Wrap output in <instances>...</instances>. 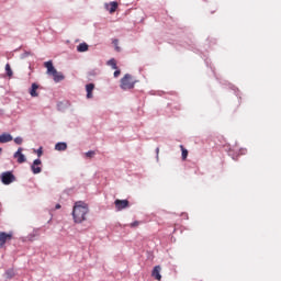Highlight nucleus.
I'll list each match as a JSON object with an SVG mask.
<instances>
[{"label": "nucleus", "mask_w": 281, "mask_h": 281, "mask_svg": "<svg viewBox=\"0 0 281 281\" xmlns=\"http://www.w3.org/2000/svg\"><path fill=\"white\" fill-rule=\"evenodd\" d=\"M8 240H12V233H5L1 232L0 233V247H3Z\"/></svg>", "instance_id": "nucleus-6"}, {"label": "nucleus", "mask_w": 281, "mask_h": 281, "mask_svg": "<svg viewBox=\"0 0 281 281\" xmlns=\"http://www.w3.org/2000/svg\"><path fill=\"white\" fill-rule=\"evenodd\" d=\"M114 205L117 212H121V210H126L128 206V200H115Z\"/></svg>", "instance_id": "nucleus-7"}, {"label": "nucleus", "mask_w": 281, "mask_h": 281, "mask_svg": "<svg viewBox=\"0 0 281 281\" xmlns=\"http://www.w3.org/2000/svg\"><path fill=\"white\" fill-rule=\"evenodd\" d=\"M180 148L182 150V160L186 161L188 159V149L183 148V145Z\"/></svg>", "instance_id": "nucleus-18"}, {"label": "nucleus", "mask_w": 281, "mask_h": 281, "mask_svg": "<svg viewBox=\"0 0 281 281\" xmlns=\"http://www.w3.org/2000/svg\"><path fill=\"white\" fill-rule=\"evenodd\" d=\"M112 43H113V45H114L116 52H121V50H122V49L120 48V46H119L120 41L113 40Z\"/></svg>", "instance_id": "nucleus-22"}, {"label": "nucleus", "mask_w": 281, "mask_h": 281, "mask_svg": "<svg viewBox=\"0 0 281 281\" xmlns=\"http://www.w3.org/2000/svg\"><path fill=\"white\" fill-rule=\"evenodd\" d=\"M3 153V148L0 147V155Z\"/></svg>", "instance_id": "nucleus-31"}, {"label": "nucleus", "mask_w": 281, "mask_h": 281, "mask_svg": "<svg viewBox=\"0 0 281 281\" xmlns=\"http://www.w3.org/2000/svg\"><path fill=\"white\" fill-rule=\"evenodd\" d=\"M93 89H95V85L93 83L86 85V91H87L86 98L88 100H91V98H93Z\"/></svg>", "instance_id": "nucleus-11"}, {"label": "nucleus", "mask_w": 281, "mask_h": 281, "mask_svg": "<svg viewBox=\"0 0 281 281\" xmlns=\"http://www.w3.org/2000/svg\"><path fill=\"white\" fill-rule=\"evenodd\" d=\"M121 71L120 70H115L114 71V78H117L120 76Z\"/></svg>", "instance_id": "nucleus-28"}, {"label": "nucleus", "mask_w": 281, "mask_h": 281, "mask_svg": "<svg viewBox=\"0 0 281 281\" xmlns=\"http://www.w3.org/2000/svg\"><path fill=\"white\" fill-rule=\"evenodd\" d=\"M85 155L88 159H93L95 157V151L94 150H89Z\"/></svg>", "instance_id": "nucleus-20"}, {"label": "nucleus", "mask_w": 281, "mask_h": 281, "mask_svg": "<svg viewBox=\"0 0 281 281\" xmlns=\"http://www.w3.org/2000/svg\"><path fill=\"white\" fill-rule=\"evenodd\" d=\"M121 89L123 91H128L131 89H135V81L133 80V76H131L130 74H126L121 79Z\"/></svg>", "instance_id": "nucleus-2"}, {"label": "nucleus", "mask_w": 281, "mask_h": 281, "mask_svg": "<svg viewBox=\"0 0 281 281\" xmlns=\"http://www.w3.org/2000/svg\"><path fill=\"white\" fill-rule=\"evenodd\" d=\"M151 276L155 280H161V266H156L151 271Z\"/></svg>", "instance_id": "nucleus-12"}, {"label": "nucleus", "mask_w": 281, "mask_h": 281, "mask_svg": "<svg viewBox=\"0 0 281 281\" xmlns=\"http://www.w3.org/2000/svg\"><path fill=\"white\" fill-rule=\"evenodd\" d=\"M14 143L18 144V146H21V144H23V137L21 136L15 137Z\"/></svg>", "instance_id": "nucleus-23"}, {"label": "nucleus", "mask_w": 281, "mask_h": 281, "mask_svg": "<svg viewBox=\"0 0 281 281\" xmlns=\"http://www.w3.org/2000/svg\"><path fill=\"white\" fill-rule=\"evenodd\" d=\"M42 161L41 159H35L31 166V170L33 172V175H41V172H43V169L41 167H37V166H41Z\"/></svg>", "instance_id": "nucleus-5"}, {"label": "nucleus", "mask_w": 281, "mask_h": 281, "mask_svg": "<svg viewBox=\"0 0 281 281\" xmlns=\"http://www.w3.org/2000/svg\"><path fill=\"white\" fill-rule=\"evenodd\" d=\"M108 65H110V67H112V69H117V64L115 63V60L113 58L108 61Z\"/></svg>", "instance_id": "nucleus-21"}, {"label": "nucleus", "mask_w": 281, "mask_h": 281, "mask_svg": "<svg viewBox=\"0 0 281 281\" xmlns=\"http://www.w3.org/2000/svg\"><path fill=\"white\" fill-rule=\"evenodd\" d=\"M139 225V222H133L132 224H131V227H137Z\"/></svg>", "instance_id": "nucleus-27"}, {"label": "nucleus", "mask_w": 281, "mask_h": 281, "mask_svg": "<svg viewBox=\"0 0 281 281\" xmlns=\"http://www.w3.org/2000/svg\"><path fill=\"white\" fill-rule=\"evenodd\" d=\"M1 182L3 186H10L11 183H14L16 181V177L12 171H4L0 175Z\"/></svg>", "instance_id": "nucleus-3"}, {"label": "nucleus", "mask_w": 281, "mask_h": 281, "mask_svg": "<svg viewBox=\"0 0 281 281\" xmlns=\"http://www.w3.org/2000/svg\"><path fill=\"white\" fill-rule=\"evenodd\" d=\"M36 236H38V234H36V233H31V234L29 235V240H34V238H36Z\"/></svg>", "instance_id": "nucleus-25"}, {"label": "nucleus", "mask_w": 281, "mask_h": 281, "mask_svg": "<svg viewBox=\"0 0 281 281\" xmlns=\"http://www.w3.org/2000/svg\"><path fill=\"white\" fill-rule=\"evenodd\" d=\"M55 150H58L59 153H63L67 150V143L66 142H59L55 145Z\"/></svg>", "instance_id": "nucleus-13"}, {"label": "nucleus", "mask_w": 281, "mask_h": 281, "mask_svg": "<svg viewBox=\"0 0 281 281\" xmlns=\"http://www.w3.org/2000/svg\"><path fill=\"white\" fill-rule=\"evenodd\" d=\"M24 56H30V53L25 52V53H24Z\"/></svg>", "instance_id": "nucleus-30"}, {"label": "nucleus", "mask_w": 281, "mask_h": 281, "mask_svg": "<svg viewBox=\"0 0 281 281\" xmlns=\"http://www.w3.org/2000/svg\"><path fill=\"white\" fill-rule=\"evenodd\" d=\"M55 209H56V210H60V204H56V205H55Z\"/></svg>", "instance_id": "nucleus-29"}, {"label": "nucleus", "mask_w": 281, "mask_h": 281, "mask_svg": "<svg viewBox=\"0 0 281 281\" xmlns=\"http://www.w3.org/2000/svg\"><path fill=\"white\" fill-rule=\"evenodd\" d=\"M156 161H159V147L156 148Z\"/></svg>", "instance_id": "nucleus-26"}, {"label": "nucleus", "mask_w": 281, "mask_h": 281, "mask_svg": "<svg viewBox=\"0 0 281 281\" xmlns=\"http://www.w3.org/2000/svg\"><path fill=\"white\" fill-rule=\"evenodd\" d=\"M37 89H38V85L37 83H32L31 90H30V95L32 98H38V92H36Z\"/></svg>", "instance_id": "nucleus-15"}, {"label": "nucleus", "mask_w": 281, "mask_h": 281, "mask_svg": "<svg viewBox=\"0 0 281 281\" xmlns=\"http://www.w3.org/2000/svg\"><path fill=\"white\" fill-rule=\"evenodd\" d=\"M36 155H37V157H43V147H40V148L36 150Z\"/></svg>", "instance_id": "nucleus-24"}, {"label": "nucleus", "mask_w": 281, "mask_h": 281, "mask_svg": "<svg viewBox=\"0 0 281 281\" xmlns=\"http://www.w3.org/2000/svg\"><path fill=\"white\" fill-rule=\"evenodd\" d=\"M14 138L11 136L10 133H2L0 135V144H8L12 142Z\"/></svg>", "instance_id": "nucleus-10"}, {"label": "nucleus", "mask_w": 281, "mask_h": 281, "mask_svg": "<svg viewBox=\"0 0 281 281\" xmlns=\"http://www.w3.org/2000/svg\"><path fill=\"white\" fill-rule=\"evenodd\" d=\"M14 159H18V164H25V161L27 160L25 158V155L23 154V148H19L14 155H13Z\"/></svg>", "instance_id": "nucleus-4"}, {"label": "nucleus", "mask_w": 281, "mask_h": 281, "mask_svg": "<svg viewBox=\"0 0 281 281\" xmlns=\"http://www.w3.org/2000/svg\"><path fill=\"white\" fill-rule=\"evenodd\" d=\"M54 82H61V80H65V75L63 72L56 71V74L52 75Z\"/></svg>", "instance_id": "nucleus-14"}, {"label": "nucleus", "mask_w": 281, "mask_h": 281, "mask_svg": "<svg viewBox=\"0 0 281 281\" xmlns=\"http://www.w3.org/2000/svg\"><path fill=\"white\" fill-rule=\"evenodd\" d=\"M14 276H16V272H14V269H8L5 272H4V278L7 280H12V278H14Z\"/></svg>", "instance_id": "nucleus-17"}, {"label": "nucleus", "mask_w": 281, "mask_h": 281, "mask_svg": "<svg viewBox=\"0 0 281 281\" xmlns=\"http://www.w3.org/2000/svg\"><path fill=\"white\" fill-rule=\"evenodd\" d=\"M44 67H46L47 71L46 74L48 76H54V74H56L58 70H56V68L54 67V63L52 60H48L44 64Z\"/></svg>", "instance_id": "nucleus-8"}, {"label": "nucleus", "mask_w": 281, "mask_h": 281, "mask_svg": "<svg viewBox=\"0 0 281 281\" xmlns=\"http://www.w3.org/2000/svg\"><path fill=\"white\" fill-rule=\"evenodd\" d=\"M89 214V205L82 201L76 202L72 209V218L75 223H85Z\"/></svg>", "instance_id": "nucleus-1"}, {"label": "nucleus", "mask_w": 281, "mask_h": 281, "mask_svg": "<svg viewBox=\"0 0 281 281\" xmlns=\"http://www.w3.org/2000/svg\"><path fill=\"white\" fill-rule=\"evenodd\" d=\"M77 52H79V53L89 52V45L87 43H80L77 46Z\"/></svg>", "instance_id": "nucleus-16"}, {"label": "nucleus", "mask_w": 281, "mask_h": 281, "mask_svg": "<svg viewBox=\"0 0 281 281\" xmlns=\"http://www.w3.org/2000/svg\"><path fill=\"white\" fill-rule=\"evenodd\" d=\"M5 71H7V76H9V78H12L13 72H12V68L10 67V64L5 65Z\"/></svg>", "instance_id": "nucleus-19"}, {"label": "nucleus", "mask_w": 281, "mask_h": 281, "mask_svg": "<svg viewBox=\"0 0 281 281\" xmlns=\"http://www.w3.org/2000/svg\"><path fill=\"white\" fill-rule=\"evenodd\" d=\"M104 8H105V10H108V12H110V14H113V12H115V10H117V2L112 1L110 3H104Z\"/></svg>", "instance_id": "nucleus-9"}]
</instances>
